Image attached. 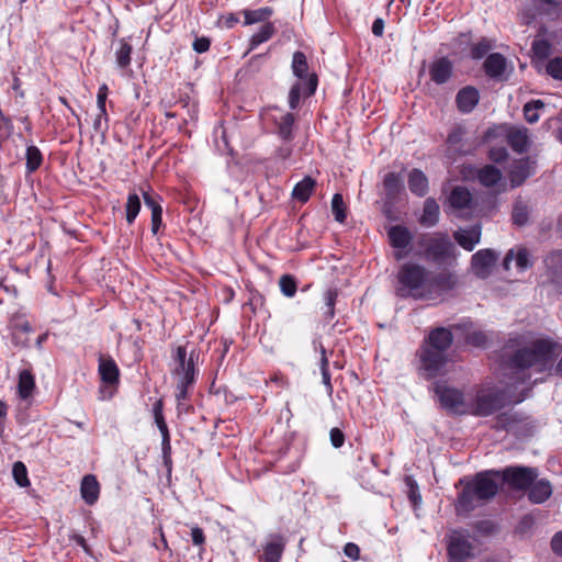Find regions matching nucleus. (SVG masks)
Returning a JSON list of instances; mask_svg holds the SVG:
<instances>
[{"label":"nucleus","mask_w":562,"mask_h":562,"mask_svg":"<svg viewBox=\"0 0 562 562\" xmlns=\"http://www.w3.org/2000/svg\"><path fill=\"white\" fill-rule=\"evenodd\" d=\"M12 475L16 484L21 487L30 485L27 470L23 462L16 461L12 468Z\"/></svg>","instance_id":"58836bf2"},{"label":"nucleus","mask_w":562,"mask_h":562,"mask_svg":"<svg viewBox=\"0 0 562 562\" xmlns=\"http://www.w3.org/2000/svg\"><path fill=\"white\" fill-rule=\"evenodd\" d=\"M491 49V45L487 41L483 40L473 46L471 54L475 59L482 58L488 50Z\"/></svg>","instance_id":"603ef678"},{"label":"nucleus","mask_w":562,"mask_h":562,"mask_svg":"<svg viewBox=\"0 0 562 562\" xmlns=\"http://www.w3.org/2000/svg\"><path fill=\"white\" fill-rule=\"evenodd\" d=\"M513 221L516 225L522 226L528 221V210L522 203H516L513 211Z\"/></svg>","instance_id":"a18cd8bd"},{"label":"nucleus","mask_w":562,"mask_h":562,"mask_svg":"<svg viewBox=\"0 0 562 562\" xmlns=\"http://www.w3.org/2000/svg\"><path fill=\"white\" fill-rule=\"evenodd\" d=\"M315 188V180L311 177H305L302 181L296 183L292 191V196L300 201L306 202Z\"/></svg>","instance_id":"7c9ffc66"},{"label":"nucleus","mask_w":562,"mask_h":562,"mask_svg":"<svg viewBox=\"0 0 562 562\" xmlns=\"http://www.w3.org/2000/svg\"><path fill=\"white\" fill-rule=\"evenodd\" d=\"M429 74L434 82L442 85L451 77L452 64L447 58H439L430 66Z\"/></svg>","instance_id":"a211bd4d"},{"label":"nucleus","mask_w":562,"mask_h":562,"mask_svg":"<svg viewBox=\"0 0 562 562\" xmlns=\"http://www.w3.org/2000/svg\"><path fill=\"white\" fill-rule=\"evenodd\" d=\"M132 46L124 40L119 42V47L115 52L116 64L119 67L124 68L131 63Z\"/></svg>","instance_id":"72a5a7b5"},{"label":"nucleus","mask_w":562,"mask_h":562,"mask_svg":"<svg viewBox=\"0 0 562 562\" xmlns=\"http://www.w3.org/2000/svg\"><path fill=\"white\" fill-rule=\"evenodd\" d=\"M407 484L411 486L409 498L416 504L420 502V495L417 493V485L411 479H407Z\"/></svg>","instance_id":"338daca9"},{"label":"nucleus","mask_w":562,"mask_h":562,"mask_svg":"<svg viewBox=\"0 0 562 562\" xmlns=\"http://www.w3.org/2000/svg\"><path fill=\"white\" fill-rule=\"evenodd\" d=\"M192 541L194 544L200 546L204 542V535L201 528L194 527L191 531Z\"/></svg>","instance_id":"680f3d73"},{"label":"nucleus","mask_w":562,"mask_h":562,"mask_svg":"<svg viewBox=\"0 0 562 562\" xmlns=\"http://www.w3.org/2000/svg\"><path fill=\"white\" fill-rule=\"evenodd\" d=\"M80 493L83 501L89 505H92L98 501L100 485L95 476L91 474L83 476L81 481Z\"/></svg>","instance_id":"5701e85b"},{"label":"nucleus","mask_w":562,"mask_h":562,"mask_svg":"<svg viewBox=\"0 0 562 562\" xmlns=\"http://www.w3.org/2000/svg\"><path fill=\"white\" fill-rule=\"evenodd\" d=\"M99 373L104 383L114 384L119 380V368L112 359L100 358Z\"/></svg>","instance_id":"393cba45"},{"label":"nucleus","mask_w":562,"mask_h":562,"mask_svg":"<svg viewBox=\"0 0 562 562\" xmlns=\"http://www.w3.org/2000/svg\"><path fill=\"white\" fill-rule=\"evenodd\" d=\"M552 494V487L550 483L546 480H540L536 482L529 492V499L532 503L541 504L547 501Z\"/></svg>","instance_id":"cd10ccee"},{"label":"nucleus","mask_w":562,"mask_h":562,"mask_svg":"<svg viewBox=\"0 0 562 562\" xmlns=\"http://www.w3.org/2000/svg\"><path fill=\"white\" fill-rule=\"evenodd\" d=\"M140 211V200L137 194H130L126 202V221L132 224Z\"/></svg>","instance_id":"4c0bfd02"},{"label":"nucleus","mask_w":562,"mask_h":562,"mask_svg":"<svg viewBox=\"0 0 562 562\" xmlns=\"http://www.w3.org/2000/svg\"><path fill=\"white\" fill-rule=\"evenodd\" d=\"M408 188L412 193L424 196L428 191V179L423 171L414 169L408 175Z\"/></svg>","instance_id":"b1692460"},{"label":"nucleus","mask_w":562,"mask_h":562,"mask_svg":"<svg viewBox=\"0 0 562 562\" xmlns=\"http://www.w3.org/2000/svg\"><path fill=\"white\" fill-rule=\"evenodd\" d=\"M321 355H322L321 370H322L323 382L327 386L329 392H331L330 374L328 372V359L326 357L325 348L322 345H321Z\"/></svg>","instance_id":"49530a36"},{"label":"nucleus","mask_w":562,"mask_h":562,"mask_svg":"<svg viewBox=\"0 0 562 562\" xmlns=\"http://www.w3.org/2000/svg\"><path fill=\"white\" fill-rule=\"evenodd\" d=\"M175 368L173 375L177 378V392L176 398L180 404L181 401L187 398V390L194 381V361L193 355L187 359V350L184 347L179 346L173 355Z\"/></svg>","instance_id":"39448f33"},{"label":"nucleus","mask_w":562,"mask_h":562,"mask_svg":"<svg viewBox=\"0 0 562 562\" xmlns=\"http://www.w3.org/2000/svg\"><path fill=\"white\" fill-rule=\"evenodd\" d=\"M42 164V155L37 147L29 146L26 149V168L30 172L35 171Z\"/></svg>","instance_id":"a19ab883"},{"label":"nucleus","mask_w":562,"mask_h":562,"mask_svg":"<svg viewBox=\"0 0 562 562\" xmlns=\"http://www.w3.org/2000/svg\"><path fill=\"white\" fill-rule=\"evenodd\" d=\"M292 154V147L289 144L282 145L279 147L277 151L278 158L285 160L288 159Z\"/></svg>","instance_id":"69168bd1"},{"label":"nucleus","mask_w":562,"mask_h":562,"mask_svg":"<svg viewBox=\"0 0 562 562\" xmlns=\"http://www.w3.org/2000/svg\"><path fill=\"white\" fill-rule=\"evenodd\" d=\"M513 261L518 271H525L532 266L530 254L525 247L510 249L504 258V268L509 270Z\"/></svg>","instance_id":"f3484780"},{"label":"nucleus","mask_w":562,"mask_h":562,"mask_svg":"<svg viewBox=\"0 0 562 562\" xmlns=\"http://www.w3.org/2000/svg\"><path fill=\"white\" fill-rule=\"evenodd\" d=\"M453 340L452 333L445 327H438L431 330L424 342V346L446 352Z\"/></svg>","instance_id":"dca6fc26"},{"label":"nucleus","mask_w":562,"mask_h":562,"mask_svg":"<svg viewBox=\"0 0 562 562\" xmlns=\"http://www.w3.org/2000/svg\"><path fill=\"white\" fill-rule=\"evenodd\" d=\"M330 442L335 448H340L345 442V436L339 428H331Z\"/></svg>","instance_id":"864d4df0"},{"label":"nucleus","mask_w":562,"mask_h":562,"mask_svg":"<svg viewBox=\"0 0 562 562\" xmlns=\"http://www.w3.org/2000/svg\"><path fill=\"white\" fill-rule=\"evenodd\" d=\"M543 105H544L543 102L540 100H536V101L527 103L524 106V114H525L526 120L529 123H536L539 120V115H538L537 111L539 109L543 108Z\"/></svg>","instance_id":"37998d69"},{"label":"nucleus","mask_w":562,"mask_h":562,"mask_svg":"<svg viewBox=\"0 0 562 562\" xmlns=\"http://www.w3.org/2000/svg\"><path fill=\"white\" fill-rule=\"evenodd\" d=\"M479 102V91L472 87L461 89L457 94V104L460 111L471 112Z\"/></svg>","instance_id":"412c9836"},{"label":"nucleus","mask_w":562,"mask_h":562,"mask_svg":"<svg viewBox=\"0 0 562 562\" xmlns=\"http://www.w3.org/2000/svg\"><path fill=\"white\" fill-rule=\"evenodd\" d=\"M209 48H210V41L206 37H200L193 42V49L196 53H200V54L204 53V52L209 50Z\"/></svg>","instance_id":"4d7b16f0"},{"label":"nucleus","mask_w":562,"mask_h":562,"mask_svg":"<svg viewBox=\"0 0 562 562\" xmlns=\"http://www.w3.org/2000/svg\"><path fill=\"white\" fill-rule=\"evenodd\" d=\"M426 258L434 261L440 262L446 260L452 255L454 249L452 243L449 237L443 234H437L424 243Z\"/></svg>","instance_id":"0eeeda50"},{"label":"nucleus","mask_w":562,"mask_h":562,"mask_svg":"<svg viewBox=\"0 0 562 562\" xmlns=\"http://www.w3.org/2000/svg\"><path fill=\"white\" fill-rule=\"evenodd\" d=\"M335 299H336V293L328 290L326 293H325V300H326V304L328 306V314L330 316L334 315V304H335Z\"/></svg>","instance_id":"e2e57ef3"},{"label":"nucleus","mask_w":562,"mask_h":562,"mask_svg":"<svg viewBox=\"0 0 562 562\" xmlns=\"http://www.w3.org/2000/svg\"><path fill=\"white\" fill-rule=\"evenodd\" d=\"M450 558L453 562H462L471 555L472 546L469 537L461 531H453L448 546Z\"/></svg>","instance_id":"9d476101"},{"label":"nucleus","mask_w":562,"mask_h":562,"mask_svg":"<svg viewBox=\"0 0 562 562\" xmlns=\"http://www.w3.org/2000/svg\"><path fill=\"white\" fill-rule=\"evenodd\" d=\"M535 171L536 161L531 160L530 158H522L514 161L508 171V178L512 188L521 186L529 177L535 173Z\"/></svg>","instance_id":"9b49d317"},{"label":"nucleus","mask_w":562,"mask_h":562,"mask_svg":"<svg viewBox=\"0 0 562 562\" xmlns=\"http://www.w3.org/2000/svg\"><path fill=\"white\" fill-rule=\"evenodd\" d=\"M419 360L423 374L430 379L441 373L447 363V356L442 351L423 345Z\"/></svg>","instance_id":"423d86ee"},{"label":"nucleus","mask_w":562,"mask_h":562,"mask_svg":"<svg viewBox=\"0 0 562 562\" xmlns=\"http://www.w3.org/2000/svg\"><path fill=\"white\" fill-rule=\"evenodd\" d=\"M477 178L482 186L493 188L502 181L503 175L496 167L486 165L479 171Z\"/></svg>","instance_id":"bb28decb"},{"label":"nucleus","mask_w":562,"mask_h":562,"mask_svg":"<svg viewBox=\"0 0 562 562\" xmlns=\"http://www.w3.org/2000/svg\"><path fill=\"white\" fill-rule=\"evenodd\" d=\"M439 205L434 199H427L424 203L423 215L420 224L424 226H434L439 220Z\"/></svg>","instance_id":"c85d7f7f"},{"label":"nucleus","mask_w":562,"mask_h":562,"mask_svg":"<svg viewBox=\"0 0 562 562\" xmlns=\"http://www.w3.org/2000/svg\"><path fill=\"white\" fill-rule=\"evenodd\" d=\"M459 483L463 490L456 504L458 514H468L483 505L497 494L503 484L501 472L494 470L477 473L472 480L461 479Z\"/></svg>","instance_id":"f03ea898"},{"label":"nucleus","mask_w":562,"mask_h":562,"mask_svg":"<svg viewBox=\"0 0 562 562\" xmlns=\"http://www.w3.org/2000/svg\"><path fill=\"white\" fill-rule=\"evenodd\" d=\"M35 390V380L31 371L22 370L19 374L18 393L19 396L26 401L32 397Z\"/></svg>","instance_id":"a878e982"},{"label":"nucleus","mask_w":562,"mask_h":562,"mask_svg":"<svg viewBox=\"0 0 562 562\" xmlns=\"http://www.w3.org/2000/svg\"><path fill=\"white\" fill-rule=\"evenodd\" d=\"M284 548L285 539L280 535H271L263 546L260 562H280Z\"/></svg>","instance_id":"4468645a"},{"label":"nucleus","mask_w":562,"mask_h":562,"mask_svg":"<svg viewBox=\"0 0 562 562\" xmlns=\"http://www.w3.org/2000/svg\"><path fill=\"white\" fill-rule=\"evenodd\" d=\"M506 138L512 148L518 153L527 150L529 146L528 131L525 127H510Z\"/></svg>","instance_id":"6ab92c4d"},{"label":"nucleus","mask_w":562,"mask_h":562,"mask_svg":"<svg viewBox=\"0 0 562 562\" xmlns=\"http://www.w3.org/2000/svg\"><path fill=\"white\" fill-rule=\"evenodd\" d=\"M108 98V87L105 85L101 86L97 95V105L98 109H105V101Z\"/></svg>","instance_id":"13d9d810"},{"label":"nucleus","mask_w":562,"mask_h":562,"mask_svg":"<svg viewBox=\"0 0 562 562\" xmlns=\"http://www.w3.org/2000/svg\"><path fill=\"white\" fill-rule=\"evenodd\" d=\"M143 196H144L145 205L148 209H150V211H151V216L156 215V213L157 214H162V209H161L160 204L156 201V199L154 196H151L147 192H144Z\"/></svg>","instance_id":"3c124183"},{"label":"nucleus","mask_w":562,"mask_h":562,"mask_svg":"<svg viewBox=\"0 0 562 562\" xmlns=\"http://www.w3.org/2000/svg\"><path fill=\"white\" fill-rule=\"evenodd\" d=\"M547 72L555 79H562V58H554L547 65Z\"/></svg>","instance_id":"de8ad7c7"},{"label":"nucleus","mask_w":562,"mask_h":562,"mask_svg":"<svg viewBox=\"0 0 562 562\" xmlns=\"http://www.w3.org/2000/svg\"><path fill=\"white\" fill-rule=\"evenodd\" d=\"M331 212L335 220L339 223H344L346 220V206L344 203L342 195L339 193L334 194L331 200Z\"/></svg>","instance_id":"ea45409f"},{"label":"nucleus","mask_w":562,"mask_h":562,"mask_svg":"<svg viewBox=\"0 0 562 562\" xmlns=\"http://www.w3.org/2000/svg\"><path fill=\"white\" fill-rule=\"evenodd\" d=\"M521 396H513L496 387L481 389L471 406V412L477 416H488L506 405L520 403Z\"/></svg>","instance_id":"20e7f679"},{"label":"nucleus","mask_w":562,"mask_h":562,"mask_svg":"<svg viewBox=\"0 0 562 562\" xmlns=\"http://www.w3.org/2000/svg\"><path fill=\"white\" fill-rule=\"evenodd\" d=\"M108 114L105 109H98V113L93 120V131L95 134L104 135L108 131Z\"/></svg>","instance_id":"79ce46f5"},{"label":"nucleus","mask_w":562,"mask_h":562,"mask_svg":"<svg viewBox=\"0 0 562 562\" xmlns=\"http://www.w3.org/2000/svg\"><path fill=\"white\" fill-rule=\"evenodd\" d=\"M435 392L443 407L456 413H463L465 411V401L461 391L445 384H437Z\"/></svg>","instance_id":"1a4fd4ad"},{"label":"nucleus","mask_w":562,"mask_h":562,"mask_svg":"<svg viewBox=\"0 0 562 562\" xmlns=\"http://www.w3.org/2000/svg\"><path fill=\"white\" fill-rule=\"evenodd\" d=\"M384 187L390 198L395 196L403 188V179L394 173H387L384 178Z\"/></svg>","instance_id":"f704fd0d"},{"label":"nucleus","mask_w":562,"mask_h":562,"mask_svg":"<svg viewBox=\"0 0 562 562\" xmlns=\"http://www.w3.org/2000/svg\"><path fill=\"white\" fill-rule=\"evenodd\" d=\"M390 243L394 248L398 250L395 251L394 256L396 260H401L404 258L405 254L402 249H404L411 243L412 235L409 231L404 226H392L387 232Z\"/></svg>","instance_id":"2eb2a0df"},{"label":"nucleus","mask_w":562,"mask_h":562,"mask_svg":"<svg viewBox=\"0 0 562 562\" xmlns=\"http://www.w3.org/2000/svg\"><path fill=\"white\" fill-rule=\"evenodd\" d=\"M486 74L492 78L502 79L507 68L506 59L503 55L491 54L484 63Z\"/></svg>","instance_id":"4be33fe9"},{"label":"nucleus","mask_w":562,"mask_h":562,"mask_svg":"<svg viewBox=\"0 0 562 562\" xmlns=\"http://www.w3.org/2000/svg\"><path fill=\"white\" fill-rule=\"evenodd\" d=\"M278 124V134L284 140L292 138V127L294 124V116L291 113L282 114L280 117H274Z\"/></svg>","instance_id":"2f4dec72"},{"label":"nucleus","mask_w":562,"mask_h":562,"mask_svg":"<svg viewBox=\"0 0 562 562\" xmlns=\"http://www.w3.org/2000/svg\"><path fill=\"white\" fill-rule=\"evenodd\" d=\"M344 551L345 554L352 560L359 558V547L355 543H347Z\"/></svg>","instance_id":"052dcab7"},{"label":"nucleus","mask_w":562,"mask_h":562,"mask_svg":"<svg viewBox=\"0 0 562 562\" xmlns=\"http://www.w3.org/2000/svg\"><path fill=\"white\" fill-rule=\"evenodd\" d=\"M449 204L452 209L460 212L461 215L469 212H474L475 202L472 199L471 192L464 187H457L449 195Z\"/></svg>","instance_id":"ddd939ff"},{"label":"nucleus","mask_w":562,"mask_h":562,"mask_svg":"<svg viewBox=\"0 0 562 562\" xmlns=\"http://www.w3.org/2000/svg\"><path fill=\"white\" fill-rule=\"evenodd\" d=\"M458 244L465 250L471 251L481 239V227L473 226L469 229H460L454 233Z\"/></svg>","instance_id":"aec40b11"},{"label":"nucleus","mask_w":562,"mask_h":562,"mask_svg":"<svg viewBox=\"0 0 562 562\" xmlns=\"http://www.w3.org/2000/svg\"><path fill=\"white\" fill-rule=\"evenodd\" d=\"M307 68H308V66H307V60H306L305 55L302 52H295L293 54V59H292L293 74L297 78L304 79L306 77Z\"/></svg>","instance_id":"c9c22d12"},{"label":"nucleus","mask_w":562,"mask_h":562,"mask_svg":"<svg viewBox=\"0 0 562 562\" xmlns=\"http://www.w3.org/2000/svg\"><path fill=\"white\" fill-rule=\"evenodd\" d=\"M274 33V27L271 23L263 24L260 30L251 36L250 45L256 47L261 43L267 42Z\"/></svg>","instance_id":"e433bc0d"},{"label":"nucleus","mask_w":562,"mask_h":562,"mask_svg":"<svg viewBox=\"0 0 562 562\" xmlns=\"http://www.w3.org/2000/svg\"><path fill=\"white\" fill-rule=\"evenodd\" d=\"M468 342L475 347H483L487 342V336L483 331L470 333L467 337Z\"/></svg>","instance_id":"8fccbe9b"},{"label":"nucleus","mask_w":562,"mask_h":562,"mask_svg":"<svg viewBox=\"0 0 562 562\" xmlns=\"http://www.w3.org/2000/svg\"><path fill=\"white\" fill-rule=\"evenodd\" d=\"M532 50L538 57L546 58L550 54V45L544 40H538L533 42Z\"/></svg>","instance_id":"09e8293b"},{"label":"nucleus","mask_w":562,"mask_h":562,"mask_svg":"<svg viewBox=\"0 0 562 562\" xmlns=\"http://www.w3.org/2000/svg\"><path fill=\"white\" fill-rule=\"evenodd\" d=\"M279 285L281 292L288 297H292L296 292V282L289 274L282 276L280 278Z\"/></svg>","instance_id":"c03bdc74"},{"label":"nucleus","mask_w":562,"mask_h":562,"mask_svg":"<svg viewBox=\"0 0 562 562\" xmlns=\"http://www.w3.org/2000/svg\"><path fill=\"white\" fill-rule=\"evenodd\" d=\"M551 547L554 553L562 555V531L552 538Z\"/></svg>","instance_id":"bf43d9fd"},{"label":"nucleus","mask_w":562,"mask_h":562,"mask_svg":"<svg viewBox=\"0 0 562 562\" xmlns=\"http://www.w3.org/2000/svg\"><path fill=\"white\" fill-rule=\"evenodd\" d=\"M162 436L164 443L169 442V431L165 419L155 420Z\"/></svg>","instance_id":"0e129e2a"},{"label":"nucleus","mask_w":562,"mask_h":562,"mask_svg":"<svg viewBox=\"0 0 562 562\" xmlns=\"http://www.w3.org/2000/svg\"><path fill=\"white\" fill-rule=\"evenodd\" d=\"M384 30V22L382 19H376L372 25V33L376 36H381Z\"/></svg>","instance_id":"774afa93"},{"label":"nucleus","mask_w":562,"mask_h":562,"mask_svg":"<svg viewBox=\"0 0 562 562\" xmlns=\"http://www.w3.org/2000/svg\"><path fill=\"white\" fill-rule=\"evenodd\" d=\"M561 352L560 344L551 339H537L518 349L512 357V364L517 369H532L535 372L552 375Z\"/></svg>","instance_id":"7ed1b4c3"},{"label":"nucleus","mask_w":562,"mask_h":562,"mask_svg":"<svg viewBox=\"0 0 562 562\" xmlns=\"http://www.w3.org/2000/svg\"><path fill=\"white\" fill-rule=\"evenodd\" d=\"M271 8H260L257 10H245L244 11V18H245V25H250L254 23L266 21L268 18L272 14Z\"/></svg>","instance_id":"473e14b6"},{"label":"nucleus","mask_w":562,"mask_h":562,"mask_svg":"<svg viewBox=\"0 0 562 562\" xmlns=\"http://www.w3.org/2000/svg\"><path fill=\"white\" fill-rule=\"evenodd\" d=\"M546 267L551 277L557 281H562V251H552L547 256Z\"/></svg>","instance_id":"c756f323"},{"label":"nucleus","mask_w":562,"mask_h":562,"mask_svg":"<svg viewBox=\"0 0 562 562\" xmlns=\"http://www.w3.org/2000/svg\"><path fill=\"white\" fill-rule=\"evenodd\" d=\"M496 262V255L490 249H483L472 256V270L479 278H486Z\"/></svg>","instance_id":"f8f14e48"},{"label":"nucleus","mask_w":562,"mask_h":562,"mask_svg":"<svg viewBox=\"0 0 562 562\" xmlns=\"http://www.w3.org/2000/svg\"><path fill=\"white\" fill-rule=\"evenodd\" d=\"M501 476L502 483L507 482L514 488L525 490L533 483L538 473L532 468L513 467L502 471Z\"/></svg>","instance_id":"6e6552de"},{"label":"nucleus","mask_w":562,"mask_h":562,"mask_svg":"<svg viewBox=\"0 0 562 562\" xmlns=\"http://www.w3.org/2000/svg\"><path fill=\"white\" fill-rule=\"evenodd\" d=\"M507 157L505 147H493L490 150V158L495 162H501Z\"/></svg>","instance_id":"6e6d98bb"},{"label":"nucleus","mask_w":562,"mask_h":562,"mask_svg":"<svg viewBox=\"0 0 562 562\" xmlns=\"http://www.w3.org/2000/svg\"><path fill=\"white\" fill-rule=\"evenodd\" d=\"M396 293L401 297L437 301L442 300L458 284V277L449 271L432 273L419 265L406 263L398 272Z\"/></svg>","instance_id":"f257e3e1"},{"label":"nucleus","mask_w":562,"mask_h":562,"mask_svg":"<svg viewBox=\"0 0 562 562\" xmlns=\"http://www.w3.org/2000/svg\"><path fill=\"white\" fill-rule=\"evenodd\" d=\"M301 85H294L289 93V104L291 109H295L300 101Z\"/></svg>","instance_id":"5fc2aeb1"}]
</instances>
